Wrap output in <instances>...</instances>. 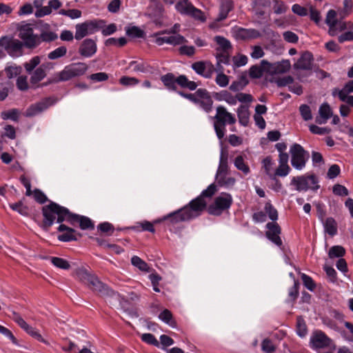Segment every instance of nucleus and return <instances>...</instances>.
I'll return each mask as SVG.
<instances>
[{
    "mask_svg": "<svg viewBox=\"0 0 353 353\" xmlns=\"http://www.w3.org/2000/svg\"><path fill=\"white\" fill-rule=\"evenodd\" d=\"M23 42L13 36L6 35L0 38V53L6 52L12 58H18L23 55Z\"/></svg>",
    "mask_w": 353,
    "mask_h": 353,
    "instance_id": "4",
    "label": "nucleus"
},
{
    "mask_svg": "<svg viewBox=\"0 0 353 353\" xmlns=\"http://www.w3.org/2000/svg\"><path fill=\"white\" fill-rule=\"evenodd\" d=\"M318 181L315 175H302L299 176H294L290 182V185L295 187L296 190L306 191L309 188L317 190L319 185H317Z\"/></svg>",
    "mask_w": 353,
    "mask_h": 353,
    "instance_id": "9",
    "label": "nucleus"
},
{
    "mask_svg": "<svg viewBox=\"0 0 353 353\" xmlns=\"http://www.w3.org/2000/svg\"><path fill=\"white\" fill-rule=\"evenodd\" d=\"M19 112L17 109H11L8 111L2 112L1 117L3 120L10 119L14 121H19Z\"/></svg>",
    "mask_w": 353,
    "mask_h": 353,
    "instance_id": "49",
    "label": "nucleus"
},
{
    "mask_svg": "<svg viewBox=\"0 0 353 353\" xmlns=\"http://www.w3.org/2000/svg\"><path fill=\"white\" fill-rule=\"evenodd\" d=\"M159 318L164 323L173 326L175 324L171 312L167 309L163 310L159 315Z\"/></svg>",
    "mask_w": 353,
    "mask_h": 353,
    "instance_id": "54",
    "label": "nucleus"
},
{
    "mask_svg": "<svg viewBox=\"0 0 353 353\" xmlns=\"http://www.w3.org/2000/svg\"><path fill=\"white\" fill-rule=\"evenodd\" d=\"M345 254V250L341 245H334L330 248L328 256L330 259L342 258Z\"/></svg>",
    "mask_w": 353,
    "mask_h": 353,
    "instance_id": "40",
    "label": "nucleus"
},
{
    "mask_svg": "<svg viewBox=\"0 0 353 353\" xmlns=\"http://www.w3.org/2000/svg\"><path fill=\"white\" fill-rule=\"evenodd\" d=\"M266 227L268 229V230L265 233L266 236H270L272 234H276L281 233V228L276 223H268Z\"/></svg>",
    "mask_w": 353,
    "mask_h": 353,
    "instance_id": "61",
    "label": "nucleus"
},
{
    "mask_svg": "<svg viewBox=\"0 0 353 353\" xmlns=\"http://www.w3.org/2000/svg\"><path fill=\"white\" fill-rule=\"evenodd\" d=\"M233 9V3L231 0H225L221 3L220 13L218 18L219 21H222L227 18L228 13Z\"/></svg>",
    "mask_w": 353,
    "mask_h": 353,
    "instance_id": "32",
    "label": "nucleus"
},
{
    "mask_svg": "<svg viewBox=\"0 0 353 353\" xmlns=\"http://www.w3.org/2000/svg\"><path fill=\"white\" fill-rule=\"evenodd\" d=\"M76 276L77 278L83 282V283L88 285L94 276V274H90L84 268H79L76 270Z\"/></svg>",
    "mask_w": 353,
    "mask_h": 353,
    "instance_id": "39",
    "label": "nucleus"
},
{
    "mask_svg": "<svg viewBox=\"0 0 353 353\" xmlns=\"http://www.w3.org/2000/svg\"><path fill=\"white\" fill-rule=\"evenodd\" d=\"M97 50V43L95 41L92 39H85L81 43L79 52L84 57H91L93 56Z\"/></svg>",
    "mask_w": 353,
    "mask_h": 353,
    "instance_id": "23",
    "label": "nucleus"
},
{
    "mask_svg": "<svg viewBox=\"0 0 353 353\" xmlns=\"http://www.w3.org/2000/svg\"><path fill=\"white\" fill-rule=\"evenodd\" d=\"M319 113L320 118H316V122L319 124L325 123L328 119L332 115V111L330 105L327 103H324L319 107Z\"/></svg>",
    "mask_w": 353,
    "mask_h": 353,
    "instance_id": "28",
    "label": "nucleus"
},
{
    "mask_svg": "<svg viewBox=\"0 0 353 353\" xmlns=\"http://www.w3.org/2000/svg\"><path fill=\"white\" fill-rule=\"evenodd\" d=\"M310 346L314 350H320L327 348L329 350H335V345L322 331L314 332L310 337Z\"/></svg>",
    "mask_w": 353,
    "mask_h": 353,
    "instance_id": "10",
    "label": "nucleus"
},
{
    "mask_svg": "<svg viewBox=\"0 0 353 353\" xmlns=\"http://www.w3.org/2000/svg\"><path fill=\"white\" fill-rule=\"evenodd\" d=\"M30 83L37 84L42 81L47 75L46 72L43 70V67H37L31 74Z\"/></svg>",
    "mask_w": 353,
    "mask_h": 353,
    "instance_id": "34",
    "label": "nucleus"
},
{
    "mask_svg": "<svg viewBox=\"0 0 353 353\" xmlns=\"http://www.w3.org/2000/svg\"><path fill=\"white\" fill-rule=\"evenodd\" d=\"M249 83L246 72L241 74L236 81H233L230 85V90L233 92H239Z\"/></svg>",
    "mask_w": 353,
    "mask_h": 353,
    "instance_id": "30",
    "label": "nucleus"
},
{
    "mask_svg": "<svg viewBox=\"0 0 353 353\" xmlns=\"http://www.w3.org/2000/svg\"><path fill=\"white\" fill-rule=\"evenodd\" d=\"M215 82L219 86L225 88L229 84L230 79L229 77L224 73H220L217 74L215 78Z\"/></svg>",
    "mask_w": 353,
    "mask_h": 353,
    "instance_id": "60",
    "label": "nucleus"
},
{
    "mask_svg": "<svg viewBox=\"0 0 353 353\" xmlns=\"http://www.w3.org/2000/svg\"><path fill=\"white\" fill-rule=\"evenodd\" d=\"M214 40L219 46V47L216 48V52H229L232 49L230 41L225 37L222 36H216L214 37Z\"/></svg>",
    "mask_w": 353,
    "mask_h": 353,
    "instance_id": "31",
    "label": "nucleus"
},
{
    "mask_svg": "<svg viewBox=\"0 0 353 353\" xmlns=\"http://www.w3.org/2000/svg\"><path fill=\"white\" fill-rule=\"evenodd\" d=\"M299 111L301 117L305 121H309L312 119L310 108L307 105H301L299 107Z\"/></svg>",
    "mask_w": 353,
    "mask_h": 353,
    "instance_id": "62",
    "label": "nucleus"
},
{
    "mask_svg": "<svg viewBox=\"0 0 353 353\" xmlns=\"http://www.w3.org/2000/svg\"><path fill=\"white\" fill-rule=\"evenodd\" d=\"M88 35H89V33L87 31L83 23H77L75 26L74 38L77 40H81Z\"/></svg>",
    "mask_w": 353,
    "mask_h": 353,
    "instance_id": "51",
    "label": "nucleus"
},
{
    "mask_svg": "<svg viewBox=\"0 0 353 353\" xmlns=\"http://www.w3.org/2000/svg\"><path fill=\"white\" fill-rule=\"evenodd\" d=\"M12 319L28 334L39 341L44 342L42 336L34 329L29 325L23 318L16 312H12Z\"/></svg>",
    "mask_w": 353,
    "mask_h": 353,
    "instance_id": "19",
    "label": "nucleus"
},
{
    "mask_svg": "<svg viewBox=\"0 0 353 353\" xmlns=\"http://www.w3.org/2000/svg\"><path fill=\"white\" fill-rule=\"evenodd\" d=\"M131 263L141 271L145 272H149L150 268L147 263L137 256H133L131 258Z\"/></svg>",
    "mask_w": 353,
    "mask_h": 353,
    "instance_id": "41",
    "label": "nucleus"
},
{
    "mask_svg": "<svg viewBox=\"0 0 353 353\" xmlns=\"http://www.w3.org/2000/svg\"><path fill=\"white\" fill-rule=\"evenodd\" d=\"M195 103L198 104L205 112L208 113L211 112L212 110L213 100L211 97L203 99L197 98Z\"/></svg>",
    "mask_w": 353,
    "mask_h": 353,
    "instance_id": "42",
    "label": "nucleus"
},
{
    "mask_svg": "<svg viewBox=\"0 0 353 353\" xmlns=\"http://www.w3.org/2000/svg\"><path fill=\"white\" fill-rule=\"evenodd\" d=\"M67 222L72 226L79 225L81 230H93L94 228V224L90 218L72 213L70 211H69Z\"/></svg>",
    "mask_w": 353,
    "mask_h": 353,
    "instance_id": "16",
    "label": "nucleus"
},
{
    "mask_svg": "<svg viewBox=\"0 0 353 353\" xmlns=\"http://www.w3.org/2000/svg\"><path fill=\"white\" fill-rule=\"evenodd\" d=\"M41 59L39 56H34L28 61L23 63V67L28 74H31L40 64Z\"/></svg>",
    "mask_w": 353,
    "mask_h": 353,
    "instance_id": "36",
    "label": "nucleus"
},
{
    "mask_svg": "<svg viewBox=\"0 0 353 353\" xmlns=\"http://www.w3.org/2000/svg\"><path fill=\"white\" fill-rule=\"evenodd\" d=\"M192 68L198 74L210 79L214 72V65L210 61H196L192 64Z\"/></svg>",
    "mask_w": 353,
    "mask_h": 353,
    "instance_id": "17",
    "label": "nucleus"
},
{
    "mask_svg": "<svg viewBox=\"0 0 353 353\" xmlns=\"http://www.w3.org/2000/svg\"><path fill=\"white\" fill-rule=\"evenodd\" d=\"M22 72V68L20 65H10L5 68V72L8 79H12L19 75Z\"/></svg>",
    "mask_w": 353,
    "mask_h": 353,
    "instance_id": "48",
    "label": "nucleus"
},
{
    "mask_svg": "<svg viewBox=\"0 0 353 353\" xmlns=\"http://www.w3.org/2000/svg\"><path fill=\"white\" fill-rule=\"evenodd\" d=\"M175 8L182 14L191 16L195 19L203 22L205 21L203 12L201 10L196 8L189 0H179L176 3Z\"/></svg>",
    "mask_w": 353,
    "mask_h": 353,
    "instance_id": "11",
    "label": "nucleus"
},
{
    "mask_svg": "<svg viewBox=\"0 0 353 353\" xmlns=\"http://www.w3.org/2000/svg\"><path fill=\"white\" fill-rule=\"evenodd\" d=\"M270 6V0H252V9L259 19H263L266 10Z\"/></svg>",
    "mask_w": 353,
    "mask_h": 353,
    "instance_id": "24",
    "label": "nucleus"
},
{
    "mask_svg": "<svg viewBox=\"0 0 353 353\" xmlns=\"http://www.w3.org/2000/svg\"><path fill=\"white\" fill-rule=\"evenodd\" d=\"M126 34L133 38H142L144 35V32L139 27L132 26L126 29Z\"/></svg>",
    "mask_w": 353,
    "mask_h": 353,
    "instance_id": "56",
    "label": "nucleus"
},
{
    "mask_svg": "<svg viewBox=\"0 0 353 353\" xmlns=\"http://www.w3.org/2000/svg\"><path fill=\"white\" fill-rule=\"evenodd\" d=\"M88 285L93 291L99 292L101 294H108L109 290L108 287L101 281H100L98 277H97L95 275L92 276Z\"/></svg>",
    "mask_w": 353,
    "mask_h": 353,
    "instance_id": "29",
    "label": "nucleus"
},
{
    "mask_svg": "<svg viewBox=\"0 0 353 353\" xmlns=\"http://www.w3.org/2000/svg\"><path fill=\"white\" fill-rule=\"evenodd\" d=\"M190 220V216L188 215L184 210L183 208L176 210L173 212L164 216L157 222H161L163 221H168L172 224H176L179 222L187 221Z\"/></svg>",
    "mask_w": 353,
    "mask_h": 353,
    "instance_id": "21",
    "label": "nucleus"
},
{
    "mask_svg": "<svg viewBox=\"0 0 353 353\" xmlns=\"http://www.w3.org/2000/svg\"><path fill=\"white\" fill-rule=\"evenodd\" d=\"M290 170L289 165L279 164L278 168L275 170L272 179H274V176H286L290 173Z\"/></svg>",
    "mask_w": 353,
    "mask_h": 353,
    "instance_id": "57",
    "label": "nucleus"
},
{
    "mask_svg": "<svg viewBox=\"0 0 353 353\" xmlns=\"http://www.w3.org/2000/svg\"><path fill=\"white\" fill-rule=\"evenodd\" d=\"M235 35L236 39L248 40L259 38L261 34L256 29L239 28L236 31Z\"/></svg>",
    "mask_w": 353,
    "mask_h": 353,
    "instance_id": "25",
    "label": "nucleus"
},
{
    "mask_svg": "<svg viewBox=\"0 0 353 353\" xmlns=\"http://www.w3.org/2000/svg\"><path fill=\"white\" fill-rule=\"evenodd\" d=\"M261 348L266 353H274L276 350L271 340L268 339H265L262 341Z\"/></svg>",
    "mask_w": 353,
    "mask_h": 353,
    "instance_id": "64",
    "label": "nucleus"
},
{
    "mask_svg": "<svg viewBox=\"0 0 353 353\" xmlns=\"http://www.w3.org/2000/svg\"><path fill=\"white\" fill-rule=\"evenodd\" d=\"M59 14L70 17L72 19H75L80 18L81 17L82 12L81 10L78 9H69L64 10L61 9L59 11Z\"/></svg>",
    "mask_w": 353,
    "mask_h": 353,
    "instance_id": "53",
    "label": "nucleus"
},
{
    "mask_svg": "<svg viewBox=\"0 0 353 353\" xmlns=\"http://www.w3.org/2000/svg\"><path fill=\"white\" fill-rule=\"evenodd\" d=\"M264 209L265 213L268 214L269 218L272 221H274L277 220L278 212L270 202H267L265 203Z\"/></svg>",
    "mask_w": 353,
    "mask_h": 353,
    "instance_id": "55",
    "label": "nucleus"
},
{
    "mask_svg": "<svg viewBox=\"0 0 353 353\" xmlns=\"http://www.w3.org/2000/svg\"><path fill=\"white\" fill-rule=\"evenodd\" d=\"M307 332L305 322L302 316H298L296 319V332L299 336L303 337Z\"/></svg>",
    "mask_w": 353,
    "mask_h": 353,
    "instance_id": "50",
    "label": "nucleus"
},
{
    "mask_svg": "<svg viewBox=\"0 0 353 353\" xmlns=\"http://www.w3.org/2000/svg\"><path fill=\"white\" fill-rule=\"evenodd\" d=\"M67 53V48L65 46H60L52 50L48 54V58L50 60H55L64 57Z\"/></svg>",
    "mask_w": 353,
    "mask_h": 353,
    "instance_id": "46",
    "label": "nucleus"
},
{
    "mask_svg": "<svg viewBox=\"0 0 353 353\" xmlns=\"http://www.w3.org/2000/svg\"><path fill=\"white\" fill-rule=\"evenodd\" d=\"M271 82H274L278 87H285L286 85H290L293 83L294 79L291 76H285L283 77L275 78L274 79L270 80Z\"/></svg>",
    "mask_w": 353,
    "mask_h": 353,
    "instance_id": "52",
    "label": "nucleus"
},
{
    "mask_svg": "<svg viewBox=\"0 0 353 353\" xmlns=\"http://www.w3.org/2000/svg\"><path fill=\"white\" fill-rule=\"evenodd\" d=\"M133 230L140 231H148L152 233H154L155 229L152 223L148 221H144L141 223H137V225L132 228Z\"/></svg>",
    "mask_w": 353,
    "mask_h": 353,
    "instance_id": "43",
    "label": "nucleus"
},
{
    "mask_svg": "<svg viewBox=\"0 0 353 353\" xmlns=\"http://www.w3.org/2000/svg\"><path fill=\"white\" fill-rule=\"evenodd\" d=\"M266 72V69L261 64V65H254L249 70L250 77L252 79H259L263 76V72Z\"/></svg>",
    "mask_w": 353,
    "mask_h": 353,
    "instance_id": "45",
    "label": "nucleus"
},
{
    "mask_svg": "<svg viewBox=\"0 0 353 353\" xmlns=\"http://www.w3.org/2000/svg\"><path fill=\"white\" fill-rule=\"evenodd\" d=\"M89 34H92L105 26V21L101 19L88 20L83 22Z\"/></svg>",
    "mask_w": 353,
    "mask_h": 353,
    "instance_id": "27",
    "label": "nucleus"
},
{
    "mask_svg": "<svg viewBox=\"0 0 353 353\" xmlns=\"http://www.w3.org/2000/svg\"><path fill=\"white\" fill-rule=\"evenodd\" d=\"M88 66L85 63L77 62L66 65L63 70L56 73L49 83L67 81L72 78L81 76L88 70Z\"/></svg>",
    "mask_w": 353,
    "mask_h": 353,
    "instance_id": "2",
    "label": "nucleus"
},
{
    "mask_svg": "<svg viewBox=\"0 0 353 353\" xmlns=\"http://www.w3.org/2000/svg\"><path fill=\"white\" fill-rule=\"evenodd\" d=\"M10 208L13 210L17 211L21 215L27 216L28 214V207L24 205L21 201L11 204Z\"/></svg>",
    "mask_w": 353,
    "mask_h": 353,
    "instance_id": "59",
    "label": "nucleus"
},
{
    "mask_svg": "<svg viewBox=\"0 0 353 353\" xmlns=\"http://www.w3.org/2000/svg\"><path fill=\"white\" fill-rule=\"evenodd\" d=\"M261 65L266 69V72L270 74H280L286 73L291 68L289 60L283 59L281 61L271 63L266 60L261 61Z\"/></svg>",
    "mask_w": 353,
    "mask_h": 353,
    "instance_id": "13",
    "label": "nucleus"
},
{
    "mask_svg": "<svg viewBox=\"0 0 353 353\" xmlns=\"http://www.w3.org/2000/svg\"><path fill=\"white\" fill-rule=\"evenodd\" d=\"M216 179L219 186L227 188L233 187L236 183V179L234 177L227 176V174L216 177Z\"/></svg>",
    "mask_w": 353,
    "mask_h": 353,
    "instance_id": "37",
    "label": "nucleus"
},
{
    "mask_svg": "<svg viewBox=\"0 0 353 353\" xmlns=\"http://www.w3.org/2000/svg\"><path fill=\"white\" fill-rule=\"evenodd\" d=\"M50 261L55 267L60 269L68 270L70 268L69 262L62 258L52 256L50 258Z\"/></svg>",
    "mask_w": 353,
    "mask_h": 353,
    "instance_id": "47",
    "label": "nucleus"
},
{
    "mask_svg": "<svg viewBox=\"0 0 353 353\" xmlns=\"http://www.w3.org/2000/svg\"><path fill=\"white\" fill-rule=\"evenodd\" d=\"M214 128L216 136L221 139L225 136V125L227 124L233 125L236 123L234 116L227 111L226 108L222 105L216 108V114L214 116Z\"/></svg>",
    "mask_w": 353,
    "mask_h": 353,
    "instance_id": "3",
    "label": "nucleus"
},
{
    "mask_svg": "<svg viewBox=\"0 0 353 353\" xmlns=\"http://www.w3.org/2000/svg\"><path fill=\"white\" fill-rule=\"evenodd\" d=\"M219 97H217V99L219 101H225L230 105H235L236 104V97L233 96L230 92L227 90H222L219 93L217 94Z\"/></svg>",
    "mask_w": 353,
    "mask_h": 353,
    "instance_id": "44",
    "label": "nucleus"
},
{
    "mask_svg": "<svg viewBox=\"0 0 353 353\" xmlns=\"http://www.w3.org/2000/svg\"><path fill=\"white\" fill-rule=\"evenodd\" d=\"M207 205V203L201 196H197L192 200L188 205L183 207L186 214L190 216V219H194L200 215Z\"/></svg>",
    "mask_w": 353,
    "mask_h": 353,
    "instance_id": "14",
    "label": "nucleus"
},
{
    "mask_svg": "<svg viewBox=\"0 0 353 353\" xmlns=\"http://www.w3.org/2000/svg\"><path fill=\"white\" fill-rule=\"evenodd\" d=\"M234 164L236 169L241 171L245 175H247L250 173V168L248 165L245 162L242 156H237L234 159Z\"/></svg>",
    "mask_w": 353,
    "mask_h": 353,
    "instance_id": "38",
    "label": "nucleus"
},
{
    "mask_svg": "<svg viewBox=\"0 0 353 353\" xmlns=\"http://www.w3.org/2000/svg\"><path fill=\"white\" fill-rule=\"evenodd\" d=\"M57 101V99L54 97H46L40 101L32 104L26 111L25 116L26 117H34L53 105Z\"/></svg>",
    "mask_w": 353,
    "mask_h": 353,
    "instance_id": "12",
    "label": "nucleus"
},
{
    "mask_svg": "<svg viewBox=\"0 0 353 353\" xmlns=\"http://www.w3.org/2000/svg\"><path fill=\"white\" fill-rule=\"evenodd\" d=\"M313 56L310 52H303L297 61L294 63V70H311L312 68Z\"/></svg>",
    "mask_w": 353,
    "mask_h": 353,
    "instance_id": "22",
    "label": "nucleus"
},
{
    "mask_svg": "<svg viewBox=\"0 0 353 353\" xmlns=\"http://www.w3.org/2000/svg\"><path fill=\"white\" fill-rule=\"evenodd\" d=\"M162 32L155 33L154 37H156L155 43L158 46H162L163 43H168L173 46L180 45L186 42V39L184 37L180 34H172L160 37Z\"/></svg>",
    "mask_w": 353,
    "mask_h": 353,
    "instance_id": "18",
    "label": "nucleus"
},
{
    "mask_svg": "<svg viewBox=\"0 0 353 353\" xmlns=\"http://www.w3.org/2000/svg\"><path fill=\"white\" fill-rule=\"evenodd\" d=\"M28 77L24 75L18 77L16 82L17 88L21 91H26L28 89Z\"/></svg>",
    "mask_w": 353,
    "mask_h": 353,
    "instance_id": "63",
    "label": "nucleus"
},
{
    "mask_svg": "<svg viewBox=\"0 0 353 353\" xmlns=\"http://www.w3.org/2000/svg\"><path fill=\"white\" fill-rule=\"evenodd\" d=\"M233 203L232 195L227 192H221L210 204L207 210L214 216H220L223 211L228 210Z\"/></svg>",
    "mask_w": 353,
    "mask_h": 353,
    "instance_id": "6",
    "label": "nucleus"
},
{
    "mask_svg": "<svg viewBox=\"0 0 353 353\" xmlns=\"http://www.w3.org/2000/svg\"><path fill=\"white\" fill-rule=\"evenodd\" d=\"M19 37L24 44V47L33 49L41 43L39 36L34 34L30 24H25L18 28Z\"/></svg>",
    "mask_w": 353,
    "mask_h": 353,
    "instance_id": "8",
    "label": "nucleus"
},
{
    "mask_svg": "<svg viewBox=\"0 0 353 353\" xmlns=\"http://www.w3.org/2000/svg\"><path fill=\"white\" fill-rule=\"evenodd\" d=\"M228 153L222 150L220 154L219 165L216 171V177L228 174Z\"/></svg>",
    "mask_w": 353,
    "mask_h": 353,
    "instance_id": "26",
    "label": "nucleus"
},
{
    "mask_svg": "<svg viewBox=\"0 0 353 353\" xmlns=\"http://www.w3.org/2000/svg\"><path fill=\"white\" fill-rule=\"evenodd\" d=\"M161 81L168 90L172 91L176 90V84L190 90H194L197 87L196 82L189 81L187 77L183 74L176 77L173 73H167L161 77Z\"/></svg>",
    "mask_w": 353,
    "mask_h": 353,
    "instance_id": "5",
    "label": "nucleus"
},
{
    "mask_svg": "<svg viewBox=\"0 0 353 353\" xmlns=\"http://www.w3.org/2000/svg\"><path fill=\"white\" fill-rule=\"evenodd\" d=\"M351 92H353V79L347 82L341 90L333 89L332 94L333 97L337 96L341 101L345 102L350 107H353V96L349 95Z\"/></svg>",
    "mask_w": 353,
    "mask_h": 353,
    "instance_id": "15",
    "label": "nucleus"
},
{
    "mask_svg": "<svg viewBox=\"0 0 353 353\" xmlns=\"http://www.w3.org/2000/svg\"><path fill=\"white\" fill-rule=\"evenodd\" d=\"M215 57L216 59V61L221 62L223 64L225 65H229L230 64V53L229 52H216Z\"/></svg>",
    "mask_w": 353,
    "mask_h": 353,
    "instance_id": "58",
    "label": "nucleus"
},
{
    "mask_svg": "<svg viewBox=\"0 0 353 353\" xmlns=\"http://www.w3.org/2000/svg\"><path fill=\"white\" fill-rule=\"evenodd\" d=\"M290 152L292 167L297 170L303 169L309 159V152L299 143H294L291 145Z\"/></svg>",
    "mask_w": 353,
    "mask_h": 353,
    "instance_id": "7",
    "label": "nucleus"
},
{
    "mask_svg": "<svg viewBox=\"0 0 353 353\" xmlns=\"http://www.w3.org/2000/svg\"><path fill=\"white\" fill-rule=\"evenodd\" d=\"M249 110L248 108L245 105H240L237 109V116L239 123L243 125H248L249 123Z\"/></svg>",
    "mask_w": 353,
    "mask_h": 353,
    "instance_id": "33",
    "label": "nucleus"
},
{
    "mask_svg": "<svg viewBox=\"0 0 353 353\" xmlns=\"http://www.w3.org/2000/svg\"><path fill=\"white\" fill-rule=\"evenodd\" d=\"M69 210L58 203L50 201L48 205L42 208V214L43 216L42 227L48 230L54 223L57 218V223L67 221L69 214Z\"/></svg>",
    "mask_w": 353,
    "mask_h": 353,
    "instance_id": "1",
    "label": "nucleus"
},
{
    "mask_svg": "<svg viewBox=\"0 0 353 353\" xmlns=\"http://www.w3.org/2000/svg\"><path fill=\"white\" fill-rule=\"evenodd\" d=\"M323 225L325 231L330 236H334L336 234L337 224L333 218L329 217L326 219V220L323 222Z\"/></svg>",
    "mask_w": 353,
    "mask_h": 353,
    "instance_id": "35",
    "label": "nucleus"
},
{
    "mask_svg": "<svg viewBox=\"0 0 353 353\" xmlns=\"http://www.w3.org/2000/svg\"><path fill=\"white\" fill-rule=\"evenodd\" d=\"M58 231L63 232V234L58 236V239L63 242H69L72 241H77V236L81 237V234L77 232V231L64 224H61L58 228Z\"/></svg>",
    "mask_w": 353,
    "mask_h": 353,
    "instance_id": "20",
    "label": "nucleus"
}]
</instances>
